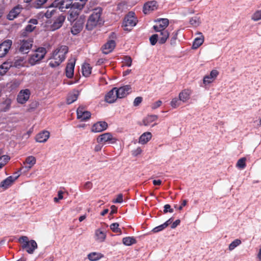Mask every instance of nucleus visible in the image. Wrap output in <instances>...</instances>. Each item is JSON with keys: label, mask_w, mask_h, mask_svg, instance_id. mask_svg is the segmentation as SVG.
I'll use <instances>...</instances> for the list:
<instances>
[{"label": "nucleus", "mask_w": 261, "mask_h": 261, "mask_svg": "<svg viewBox=\"0 0 261 261\" xmlns=\"http://www.w3.org/2000/svg\"><path fill=\"white\" fill-rule=\"evenodd\" d=\"M103 257V254L97 252H92L88 255V258L91 261H96Z\"/></svg>", "instance_id": "72a5a7b5"}, {"label": "nucleus", "mask_w": 261, "mask_h": 261, "mask_svg": "<svg viewBox=\"0 0 261 261\" xmlns=\"http://www.w3.org/2000/svg\"><path fill=\"white\" fill-rule=\"evenodd\" d=\"M110 228L114 232H121V229L119 227V224L117 223H113L111 224Z\"/></svg>", "instance_id": "8fccbe9b"}, {"label": "nucleus", "mask_w": 261, "mask_h": 261, "mask_svg": "<svg viewBox=\"0 0 261 261\" xmlns=\"http://www.w3.org/2000/svg\"><path fill=\"white\" fill-rule=\"evenodd\" d=\"M142 101V97H140V96L137 97L134 101L133 105L134 106L137 107V106H139L141 103Z\"/></svg>", "instance_id": "6e6d98bb"}, {"label": "nucleus", "mask_w": 261, "mask_h": 261, "mask_svg": "<svg viewBox=\"0 0 261 261\" xmlns=\"http://www.w3.org/2000/svg\"><path fill=\"white\" fill-rule=\"evenodd\" d=\"M46 54V49L44 47H39L30 56L29 63L31 65L38 63L43 59Z\"/></svg>", "instance_id": "39448f33"}, {"label": "nucleus", "mask_w": 261, "mask_h": 261, "mask_svg": "<svg viewBox=\"0 0 261 261\" xmlns=\"http://www.w3.org/2000/svg\"><path fill=\"white\" fill-rule=\"evenodd\" d=\"M141 152H142V149L140 147H138V148H137L135 150H134L133 151V154L134 155H137L140 154L141 153Z\"/></svg>", "instance_id": "0e129e2a"}, {"label": "nucleus", "mask_w": 261, "mask_h": 261, "mask_svg": "<svg viewBox=\"0 0 261 261\" xmlns=\"http://www.w3.org/2000/svg\"><path fill=\"white\" fill-rule=\"evenodd\" d=\"M156 115H149L145 117L143 120V123L145 126H148L157 119Z\"/></svg>", "instance_id": "f704fd0d"}, {"label": "nucleus", "mask_w": 261, "mask_h": 261, "mask_svg": "<svg viewBox=\"0 0 261 261\" xmlns=\"http://www.w3.org/2000/svg\"><path fill=\"white\" fill-rule=\"evenodd\" d=\"M15 176H10L5 179L3 180L0 185V187L3 189H7L9 188L13 183V182L17 179L19 176V174L18 173H15Z\"/></svg>", "instance_id": "ddd939ff"}, {"label": "nucleus", "mask_w": 261, "mask_h": 261, "mask_svg": "<svg viewBox=\"0 0 261 261\" xmlns=\"http://www.w3.org/2000/svg\"><path fill=\"white\" fill-rule=\"evenodd\" d=\"M49 133L47 130H43L38 134L36 137L37 142L44 143L47 141L49 137Z\"/></svg>", "instance_id": "5701e85b"}, {"label": "nucleus", "mask_w": 261, "mask_h": 261, "mask_svg": "<svg viewBox=\"0 0 261 261\" xmlns=\"http://www.w3.org/2000/svg\"><path fill=\"white\" fill-rule=\"evenodd\" d=\"M102 9L100 7H97L92 10V13L89 16L86 25L88 30H92L97 25L101 24L103 21L101 17Z\"/></svg>", "instance_id": "7ed1b4c3"}, {"label": "nucleus", "mask_w": 261, "mask_h": 261, "mask_svg": "<svg viewBox=\"0 0 261 261\" xmlns=\"http://www.w3.org/2000/svg\"><path fill=\"white\" fill-rule=\"evenodd\" d=\"M116 46L114 40H109L102 47V53L105 54H108L112 52Z\"/></svg>", "instance_id": "412c9836"}, {"label": "nucleus", "mask_w": 261, "mask_h": 261, "mask_svg": "<svg viewBox=\"0 0 261 261\" xmlns=\"http://www.w3.org/2000/svg\"><path fill=\"white\" fill-rule=\"evenodd\" d=\"M122 242L124 245L126 246H130L136 243L135 238L134 237H125L122 240Z\"/></svg>", "instance_id": "4c0bfd02"}, {"label": "nucleus", "mask_w": 261, "mask_h": 261, "mask_svg": "<svg viewBox=\"0 0 261 261\" xmlns=\"http://www.w3.org/2000/svg\"><path fill=\"white\" fill-rule=\"evenodd\" d=\"M11 66L12 64L9 62H4L0 66V75L5 74Z\"/></svg>", "instance_id": "c9c22d12"}, {"label": "nucleus", "mask_w": 261, "mask_h": 261, "mask_svg": "<svg viewBox=\"0 0 261 261\" xmlns=\"http://www.w3.org/2000/svg\"><path fill=\"white\" fill-rule=\"evenodd\" d=\"M219 71L216 69L212 70L210 74L204 76L203 79V83L205 86L212 83L219 75Z\"/></svg>", "instance_id": "9b49d317"}, {"label": "nucleus", "mask_w": 261, "mask_h": 261, "mask_svg": "<svg viewBox=\"0 0 261 261\" xmlns=\"http://www.w3.org/2000/svg\"><path fill=\"white\" fill-rule=\"evenodd\" d=\"M75 21L71 30V33L73 35L77 34L82 30L85 21V16L84 15H81Z\"/></svg>", "instance_id": "423d86ee"}, {"label": "nucleus", "mask_w": 261, "mask_h": 261, "mask_svg": "<svg viewBox=\"0 0 261 261\" xmlns=\"http://www.w3.org/2000/svg\"><path fill=\"white\" fill-rule=\"evenodd\" d=\"M19 241L20 243H23L22 247H28V246L31 245L33 248H37V244L34 240L29 241L28 238L26 236H22L19 239Z\"/></svg>", "instance_id": "4be33fe9"}, {"label": "nucleus", "mask_w": 261, "mask_h": 261, "mask_svg": "<svg viewBox=\"0 0 261 261\" xmlns=\"http://www.w3.org/2000/svg\"><path fill=\"white\" fill-rule=\"evenodd\" d=\"M31 92L29 89L21 90L17 95V100L18 103L23 104L29 99Z\"/></svg>", "instance_id": "9d476101"}, {"label": "nucleus", "mask_w": 261, "mask_h": 261, "mask_svg": "<svg viewBox=\"0 0 261 261\" xmlns=\"http://www.w3.org/2000/svg\"><path fill=\"white\" fill-rule=\"evenodd\" d=\"M151 133L145 132L140 137L139 142L141 144H145L151 139Z\"/></svg>", "instance_id": "c85d7f7f"}, {"label": "nucleus", "mask_w": 261, "mask_h": 261, "mask_svg": "<svg viewBox=\"0 0 261 261\" xmlns=\"http://www.w3.org/2000/svg\"><path fill=\"white\" fill-rule=\"evenodd\" d=\"M97 141L98 143L103 144H113L115 143L116 139L111 133H106L99 136Z\"/></svg>", "instance_id": "0eeeda50"}, {"label": "nucleus", "mask_w": 261, "mask_h": 261, "mask_svg": "<svg viewBox=\"0 0 261 261\" xmlns=\"http://www.w3.org/2000/svg\"><path fill=\"white\" fill-rule=\"evenodd\" d=\"M12 44V41L7 40L0 44V58H3L8 53Z\"/></svg>", "instance_id": "f8f14e48"}, {"label": "nucleus", "mask_w": 261, "mask_h": 261, "mask_svg": "<svg viewBox=\"0 0 261 261\" xmlns=\"http://www.w3.org/2000/svg\"><path fill=\"white\" fill-rule=\"evenodd\" d=\"M102 148V146L100 145H97L95 146V148H94V150L95 151H99L100 150H101Z\"/></svg>", "instance_id": "774afa93"}, {"label": "nucleus", "mask_w": 261, "mask_h": 261, "mask_svg": "<svg viewBox=\"0 0 261 261\" xmlns=\"http://www.w3.org/2000/svg\"><path fill=\"white\" fill-rule=\"evenodd\" d=\"M36 162V158L32 155L28 156L25 161L23 162L24 164L27 165L24 166L23 168H25L27 171H29L35 164Z\"/></svg>", "instance_id": "393cba45"}, {"label": "nucleus", "mask_w": 261, "mask_h": 261, "mask_svg": "<svg viewBox=\"0 0 261 261\" xmlns=\"http://www.w3.org/2000/svg\"><path fill=\"white\" fill-rule=\"evenodd\" d=\"M68 51V47L66 45H62L57 47L51 54L49 65L53 68L60 65L65 60L66 55Z\"/></svg>", "instance_id": "f257e3e1"}, {"label": "nucleus", "mask_w": 261, "mask_h": 261, "mask_svg": "<svg viewBox=\"0 0 261 261\" xmlns=\"http://www.w3.org/2000/svg\"><path fill=\"white\" fill-rule=\"evenodd\" d=\"M115 203H121L123 202V195L119 194L117 196L116 198L113 201Z\"/></svg>", "instance_id": "5fc2aeb1"}, {"label": "nucleus", "mask_w": 261, "mask_h": 261, "mask_svg": "<svg viewBox=\"0 0 261 261\" xmlns=\"http://www.w3.org/2000/svg\"><path fill=\"white\" fill-rule=\"evenodd\" d=\"M29 24L25 27V31L28 32H32L35 28V25L38 23L36 19H31L29 21Z\"/></svg>", "instance_id": "473e14b6"}, {"label": "nucleus", "mask_w": 261, "mask_h": 261, "mask_svg": "<svg viewBox=\"0 0 261 261\" xmlns=\"http://www.w3.org/2000/svg\"><path fill=\"white\" fill-rule=\"evenodd\" d=\"M57 9L50 7H48V10L44 14V16L47 18H50L54 16L57 13Z\"/></svg>", "instance_id": "a19ab883"}, {"label": "nucleus", "mask_w": 261, "mask_h": 261, "mask_svg": "<svg viewBox=\"0 0 261 261\" xmlns=\"http://www.w3.org/2000/svg\"><path fill=\"white\" fill-rule=\"evenodd\" d=\"M162 102L161 100H159L153 103L151 105V108L152 109H156L159 108L162 105Z\"/></svg>", "instance_id": "bf43d9fd"}, {"label": "nucleus", "mask_w": 261, "mask_h": 261, "mask_svg": "<svg viewBox=\"0 0 261 261\" xmlns=\"http://www.w3.org/2000/svg\"><path fill=\"white\" fill-rule=\"evenodd\" d=\"M199 34L200 36L196 38L193 41L192 47L194 49L198 48L203 43L204 37L201 33Z\"/></svg>", "instance_id": "7c9ffc66"}, {"label": "nucleus", "mask_w": 261, "mask_h": 261, "mask_svg": "<svg viewBox=\"0 0 261 261\" xmlns=\"http://www.w3.org/2000/svg\"><path fill=\"white\" fill-rule=\"evenodd\" d=\"M70 8V9L69 11V14L67 17V19L70 22H74L75 20H76L79 18L78 16L80 12L78 11V10H75L71 8Z\"/></svg>", "instance_id": "bb28decb"}, {"label": "nucleus", "mask_w": 261, "mask_h": 261, "mask_svg": "<svg viewBox=\"0 0 261 261\" xmlns=\"http://www.w3.org/2000/svg\"><path fill=\"white\" fill-rule=\"evenodd\" d=\"M117 98H118V96L116 91L115 87L107 93L105 99L107 102L111 103L114 102Z\"/></svg>", "instance_id": "a211bd4d"}, {"label": "nucleus", "mask_w": 261, "mask_h": 261, "mask_svg": "<svg viewBox=\"0 0 261 261\" xmlns=\"http://www.w3.org/2000/svg\"><path fill=\"white\" fill-rule=\"evenodd\" d=\"M246 158H242L240 159L237 163V167L241 169H243L246 167Z\"/></svg>", "instance_id": "c03bdc74"}, {"label": "nucleus", "mask_w": 261, "mask_h": 261, "mask_svg": "<svg viewBox=\"0 0 261 261\" xmlns=\"http://www.w3.org/2000/svg\"><path fill=\"white\" fill-rule=\"evenodd\" d=\"M92 68L90 64L85 63L82 66V72L84 76L87 77L90 75L91 73Z\"/></svg>", "instance_id": "e433bc0d"}, {"label": "nucleus", "mask_w": 261, "mask_h": 261, "mask_svg": "<svg viewBox=\"0 0 261 261\" xmlns=\"http://www.w3.org/2000/svg\"><path fill=\"white\" fill-rule=\"evenodd\" d=\"M78 94L76 93H70L67 98V103L71 104L74 102L77 98Z\"/></svg>", "instance_id": "79ce46f5"}, {"label": "nucleus", "mask_w": 261, "mask_h": 261, "mask_svg": "<svg viewBox=\"0 0 261 261\" xmlns=\"http://www.w3.org/2000/svg\"><path fill=\"white\" fill-rule=\"evenodd\" d=\"M23 8L24 7L21 5H17L10 11L9 13L7 16V18L10 20H14L15 18L18 17Z\"/></svg>", "instance_id": "1a4fd4ad"}, {"label": "nucleus", "mask_w": 261, "mask_h": 261, "mask_svg": "<svg viewBox=\"0 0 261 261\" xmlns=\"http://www.w3.org/2000/svg\"><path fill=\"white\" fill-rule=\"evenodd\" d=\"M92 184L90 181L86 182L84 185V188L87 190L91 189L92 188Z\"/></svg>", "instance_id": "680f3d73"}, {"label": "nucleus", "mask_w": 261, "mask_h": 261, "mask_svg": "<svg viewBox=\"0 0 261 261\" xmlns=\"http://www.w3.org/2000/svg\"><path fill=\"white\" fill-rule=\"evenodd\" d=\"M10 157L7 155H4L3 151L0 150V169L4 166L10 160Z\"/></svg>", "instance_id": "2f4dec72"}, {"label": "nucleus", "mask_w": 261, "mask_h": 261, "mask_svg": "<svg viewBox=\"0 0 261 261\" xmlns=\"http://www.w3.org/2000/svg\"><path fill=\"white\" fill-rule=\"evenodd\" d=\"M251 19L254 21H258L261 19V10L255 12L251 17Z\"/></svg>", "instance_id": "09e8293b"}, {"label": "nucleus", "mask_w": 261, "mask_h": 261, "mask_svg": "<svg viewBox=\"0 0 261 261\" xmlns=\"http://www.w3.org/2000/svg\"><path fill=\"white\" fill-rule=\"evenodd\" d=\"M63 192L62 191H59L58 192V196L54 197V201L56 203L59 202L60 200H62L63 198Z\"/></svg>", "instance_id": "864d4df0"}, {"label": "nucleus", "mask_w": 261, "mask_h": 261, "mask_svg": "<svg viewBox=\"0 0 261 261\" xmlns=\"http://www.w3.org/2000/svg\"><path fill=\"white\" fill-rule=\"evenodd\" d=\"M241 241L239 239H236L232 241L229 245V250L230 251L233 250L235 248L240 245Z\"/></svg>", "instance_id": "49530a36"}, {"label": "nucleus", "mask_w": 261, "mask_h": 261, "mask_svg": "<svg viewBox=\"0 0 261 261\" xmlns=\"http://www.w3.org/2000/svg\"><path fill=\"white\" fill-rule=\"evenodd\" d=\"M77 118L81 121H86L91 117V113L85 107L80 106L76 110Z\"/></svg>", "instance_id": "6e6552de"}, {"label": "nucleus", "mask_w": 261, "mask_h": 261, "mask_svg": "<svg viewBox=\"0 0 261 261\" xmlns=\"http://www.w3.org/2000/svg\"><path fill=\"white\" fill-rule=\"evenodd\" d=\"M162 36H160V34H154L149 38V41L150 44L152 45H154L157 41L159 40L160 37H162Z\"/></svg>", "instance_id": "a18cd8bd"}, {"label": "nucleus", "mask_w": 261, "mask_h": 261, "mask_svg": "<svg viewBox=\"0 0 261 261\" xmlns=\"http://www.w3.org/2000/svg\"><path fill=\"white\" fill-rule=\"evenodd\" d=\"M156 24L153 26L154 31L158 32L162 37H160L159 43L164 44L169 37V33L166 29L169 24V20L167 18H160L156 20Z\"/></svg>", "instance_id": "f03ea898"}, {"label": "nucleus", "mask_w": 261, "mask_h": 261, "mask_svg": "<svg viewBox=\"0 0 261 261\" xmlns=\"http://www.w3.org/2000/svg\"><path fill=\"white\" fill-rule=\"evenodd\" d=\"M85 5H83L81 2H80L76 1L73 4L71 5L69 8H71L72 9L78 10L79 12L84 8Z\"/></svg>", "instance_id": "ea45409f"}, {"label": "nucleus", "mask_w": 261, "mask_h": 261, "mask_svg": "<svg viewBox=\"0 0 261 261\" xmlns=\"http://www.w3.org/2000/svg\"><path fill=\"white\" fill-rule=\"evenodd\" d=\"M187 200H184L182 201L181 204L180 206L178 207V210L181 211L182 209V207L187 205Z\"/></svg>", "instance_id": "69168bd1"}, {"label": "nucleus", "mask_w": 261, "mask_h": 261, "mask_svg": "<svg viewBox=\"0 0 261 261\" xmlns=\"http://www.w3.org/2000/svg\"><path fill=\"white\" fill-rule=\"evenodd\" d=\"M161 184H162V181L160 179L153 180V184L155 186L160 185Z\"/></svg>", "instance_id": "338daca9"}, {"label": "nucleus", "mask_w": 261, "mask_h": 261, "mask_svg": "<svg viewBox=\"0 0 261 261\" xmlns=\"http://www.w3.org/2000/svg\"><path fill=\"white\" fill-rule=\"evenodd\" d=\"M106 238V232L101 229H98L95 232V240L98 242H102Z\"/></svg>", "instance_id": "cd10ccee"}, {"label": "nucleus", "mask_w": 261, "mask_h": 261, "mask_svg": "<svg viewBox=\"0 0 261 261\" xmlns=\"http://www.w3.org/2000/svg\"><path fill=\"white\" fill-rule=\"evenodd\" d=\"M70 4L66 3L64 5V0H55L50 5V7L53 8H58L61 11H65V9L69 8Z\"/></svg>", "instance_id": "dca6fc26"}, {"label": "nucleus", "mask_w": 261, "mask_h": 261, "mask_svg": "<svg viewBox=\"0 0 261 261\" xmlns=\"http://www.w3.org/2000/svg\"><path fill=\"white\" fill-rule=\"evenodd\" d=\"M164 213H166L167 212L170 213H173V209L171 208L170 205L167 204H165L164 206Z\"/></svg>", "instance_id": "4d7b16f0"}, {"label": "nucleus", "mask_w": 261, "mask_h": 261, "mask_svg": "<svg viewBox=\"0 0 261 261\" xmlns=\"http://www.w3.org/2000/svg\"><path fill=\"white\" fill-rule=\"evenodd\" d=\"M181 100L178 98H174L172 99L170 105L173 108H176L178 106H179L181 104Z\"/></svg>", "instance_id": "de8ad7c7"}, {"label": "nucleus", "mask_w": 261, "mask_h": 261, "mask_svg": "<svg viewBox=\"0 0 261 261\" xmlns=\"http://www.w3.org/2000/svg\"><path fill=\"white\" fill-rule=\"evenodd\" d=\"M47 0H36L31 4V7L36 9H39L46 3Z\"/></svg>", "instance_id": "58836bf2"}, {"label": "nucleus", "mask_w": 261, "mask_h": 261, "mask_svg": "<svg viewBox=\"0 0 261 261\" xmlns=\"http://www.w3.org/2000/svg\"><path fill=\"white\" fill-rule=\"evenodd\" d=\"M75 60L74 59L70 60L66 67V75L68 78L72 77L74 73V69Z\"/></svg>", "instance_id": "aec40b11"}, {"label": "nucleus", "mask_w": 261, "mask_h": 261, "mask_svg": "<svg viewBox=\"0 0 261 261\" xmlns=\"http://www.w3.org/2000/svg\"><path fill=\"white\" fill-rule=\"evenodd\" d=\"M65 19V16L64 15L59 16L57 19L55 20L53 24L51 25V28L53 30H56L60 28Z\"/></svg>", "instance_id": "b1692460"}, {"label": "nucleus", "mask_w": 261, "mask_h": 261, "mask_svg": "<svg viewBox=\"0 0 261 261\" xmlns=\"http://www.w3.org/2000/svg\"><path fill=\"white\" fill-rule=\"evenodd\" d=\"M131 87L127 85L122 86L119 88H116V91L118 98H122L126 96L131 92Z\"/></svg>", "instance_id": "2eb2a0df"}, {"label": "nucleus", "mask_w": 261, "mask_h": 261, "mask_svg": "<svg viewBox=\"0 0 261 261\" xmlns=\"http://www.w3.org/2000/svg\"><path fill=\"white\" fill-rule=\"evenodd\" d=\"M190 23L193 27H197L198 25H199L200 23V18L198 16H194L192 17L190 19Z\"/></svg>", "instance_id": "37998d69"}, {"label": "nucleus", "mask_w": 261, "mask_h": 261, "mask_svg": "<svg viewBox=\"0 0 261 261\" xmlns=\"http://www.w3.org/2000/svg\"><path fill=\"white\" fill-rule=\"evenodd\" d=\"M12 101L10 98H6L4 100L1 105V111L3 112H7L8 111L11 105Z\"/></svg>", "instance_id": "c756f323"}, {"label": "nucleus", "mask_w": 261, "mask_h": 261, "mask_svg": "<svg viewBox=\"0 0 261 261\" xmlns=\"http://www.w3.org/2000/svg\"><path fill=\"white\" fill-rule=\"evenodd\" d=\"M22 248L25 249L28 253L32 254V253H33L34 250L37 248H33V247L31 245L29 244V245L28 246V247H22Z\"/></svg>", "instance_id": "13d9d810"}, {"label": "nucleus", "mask_w": 261, "mask_h": 261, "mask_svg": "<svg viewBox=\"0 0 261 261\" xmlns=\"http://www.w3.org/2000/svg\"><path fill=\"white\" fill-rule=\"evenodd\" d=\"M167 227V225L166 224H164V223L163 224H161L158 226H156L155 227H154L152 231L154 233H156V232H158L160 231H162L163 230V229H164L165 228Z\"/></svg>", "instance_id": "603ef678"}, {"label": "nucleus", "mask_w": 261, "mask_h": 261, "mask_svg": "<svg viewBox=\"0 0 261 261\" xmlns=\"http://www.w3.org/2000/svg\"><path fill=\"white\" fill-rule=\"evenodd\" d=\"M137 21L138 20L135 16V13L131 11L124 17L122 27L124 30L130 31L132 28L136 25Z\"/></svg>", "instance_id": "20e7f679"}, {"label": "nucleus", "mask_w": 261, "mask_h": 261, "mask_svg": "<svg viewBox=\"0 0 261 261\" xmlns=\"http://www.w3.org/2000/svg\"><path fill=\"white\" fill-rule=\"evenodd\" d=\"M177 33H174L173 36L171 38L170 40V43L171 45H174L176 43V40L177 39Z\"/></svg>", "instance_id": "052dcab7"}, {"label": "nucleus", "mask_w": 261, "mask_h": 261, "mask_svg": "<svg viewBox=\"0 0 261 261\" xmlns=\"http://www.w3.org/2000/svg\"><path fill=\"white\" fill-rule=\"evenodd\" d=\"M123 63L125 66L130 67L132 65V58L128 56L124 57Z\"/></svg>", "instance_id": "3c124183"}, {"label": "nucleus", "mask_w": 261, "mask_h": 261, "mask_svg": "<svg viewBox=\"0 0 261 261\" xmlns=\"http://www.w3.org/2000/svg\"><path fill=\"white\" fill-rule=\"evenodd\" d=\"M180 222V220L177 219L175 220L171 225V228L173 229L176 228L178 225H179Z\"/></svg>", "instance_id": "e2e57ef3"}, {"label": "nucleus", "mask_w": 261, "mask_h": 261, "mask_svg": "<svg viewBox=\"0 0 261 261\" xmlns=\"http://www.w3.org/2000/svg\"><path fill=\"white\" fill-rule=\"evenodd\" d=\"M157 2L156 1H149L144 5L143 12L144 14H149L158 8Z\"/></svg>", "instance_id": "f3484780"}, {"label": "nucleus", "mask_w": 261, "mask_h": 261, "mask_svg": "<svg viewBox=\"0 0 261 261\" xmlns=\"http://www.w3.org/2000/svg\"><path fill=\"white\" fill-rule=\"evenodd\" d=\"M33 45V41L30 39L23 40L20 43L19 51L23 54L29 53Z\"/></svg>", "instance_id": "4468645a"}, {"label": "nucleus", "mask_w": 261, "mask_h": 261, "mask_svg": "<svg viewBox=\"0 0 261 261\" xmlns=\"http://www.w3.org/2000/svg\"><path fill=\"white\" fill-rule=\"evenodd\" d=\"M108 127V124L105 121H99L95 123L92 127V131L94 133H99L105 130Z\"/></svg>", "instance_id": "6ab92c4d"}, {"label": "nucleus", "mask_w": 261, "mask_h": 261, "mask_svg": "<svg viewBox=\"0 0 261 261\" xmlns=\"http://www.w3.org/2000/svg\"><path fill=\"white\" fill-rule=\"evenodd\" d=\"M191 91L189 89H184L179 94V98L182 102H187L190 97Z\"/></svg>", "instance_id": "a878e982"}]
</instances>
